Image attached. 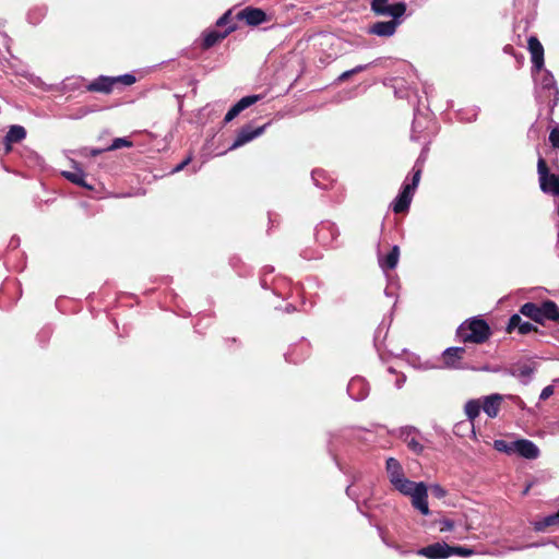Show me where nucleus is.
<instances>
[{
	"label": "nucleus",
	"mask_w": 559,
	"mask_h": 559,
	"mask_svg": "<svg viewBox=\"0 0 559 559\" xmlns=\"http://www.w3.org/2000/svg\"><path fill=\"white\" fill-rule=\"evenodd\" d=\"M491 335L490 325L479 317H473L463 321L455 332L456 338L464 344H484Z\"/></svg>",
	"instance_id": "f257e3e1"
},
{
	"label": "nucleus",
	"mask_w": 559,
	"mask_h": 559,
	"mask_svg": "<svg viewBox=\"0 0 559 559\" xmlns=\"http://www.w3.org/2000/svg\"><path fill=\"white\" fill-rule=\"evenodd\" d=\"M393 487L404 496H409L412 498V506L420 511L421 514L428 515L430 513L427 501V486L425 483H415L404 477Z\"/></svg>",
	"instance_id": "f03ea898"
},
{
	"label": "nucleus",
	"mask_w": 559,
	"mask_h": 559,
	"mask_svg": "<svg viewBox=\"0 0 559 559\" xmlns=\"http://www.w3.org/2000/svg\"><path fill=\"white\" fill-rule=\"evenodd\" d=\"M135 82L136 79L133 74H123L118 76L99 75L86 85V91L91 93L110 94L120 85L130 86Z\"/></svg>",
	"instance_id": "7ed1b4c3"
},
{
	"label": "nucleus",
	"mask_w": 559,
	"mask_h": 559,
	"mask_svg": "<svg viewBox=\"0 0 559 559\" xmlns=\"http://www.w3.org/2000/svg\"><path fill=\"white\" fill-rule=\"evenodd\" d=\"M537 174L540 190L544 193L559 197V175L551 174L546 160L539 157L537 160Z\"/></svg>",
	"instance_id": "20e7f679"
},
{
	"label": "nucleus",
	"mask_w": 559,
	"mask_h": 559,
	"mask_svg": "<svg viewBox=\"0 0 559 559\" xmlns=\"http://www.w3.org/2000/svg\"><path fill=\"white\" fill-rule=\"evenodd\" d=\"M538 97L548 104L551 112L558 105L559 90L556 85L554 75L549 71H545L540 76Z\"/></svg>",
	"instance_id": "39448f33"
},
{
	"label": "nucleus",
	"mask_w": 559,
	"mask_h": 559,
	"mask_svg": "<svg viewBox=\"0 0 559 559\" xmlns=\"http://www.w3.org/2000/svg\"><path fill=\"white\" fill-rule=\"evenodd\" d=\"M467 352L466 347L453 346L448 347L441 354L442 367L445 369H455V370H476V368L471 367L468 364L464 361L465 354Z\"/></svg>",
	"instance_id": "423d86ee"
},
{
	"label": "nucleus",
	"mask_w": 559,
	"mask_h": 559,
	"mask_svg": "<svg viewBox=\"0 0 559 559\" xmlns=\"http://www.w3.org/2000/svg\"><path fill=\"white\" fill-rule=\"evenodd\" d=\"M235 19L245 21L249 26H258L267 21L266 13L260 8L246 7L237 12Z\"/></svg>",
	"instance_id": "0eeeda50"
},
{
	"label": "nucleus",
	"mask_w": 559,
	"mask_h": 559,
	"mask_svg": "<svg viewBox=\"0 0 559 559\" xmlns=\"http://www.w3.org/2000/svg\"><path fill=\"white\" fill-rule=\"evenodd\" d=\"M266 128V124L258 128H253L251 124H246L239 129L236 139L230 146V150H235L252 141L257 136L261 135Z\"/></svg>",
	"instance_id": "6e6552de"
},
{
	"label": "nucleus",
	"mask_w": 559,
	"mask_h": 559,
	"mask_svg": "<svg viewBox=\"0 0 559 559\" xmlns=\"http://www.w3.org/2000/svg\"><path fill=\"white\" fill-rule=\"evenodd\" d=\"M527 49L531 53V60L533 63V69L536 71H540L544 68V47L539 39L536 36H530L527 39Z\"/></svg>",
	"instance_id": "1a4fd4ad"
},
{
	"label": "nucleus",
	"mask_w": 559,
	"mask_h": 559,
	"mask_svg": "<svg viewBox=\"0 0 559 559\" xmlns=\"http://www.w3.org/2000/svg\"><path fill=\"white\" fill-rule=\"evenodd\" d=\"M400 25L401 22H396V20L378 21L369 26L368 34L379 37H391L396 33Z\"/></svg>",
	"instance_id": "9d476101"
},
{
	"label": "nucleus",
	"mask_w": 559,
	"mask_h": 559,
	"mask_svg": "<svg viewBox=\"0 0 559 559\" xmlns=\"http://www.w3.org/2000/svg\"><path fill=\"white\" fill-rule=\"evenodd\" d=\"M238 28L237 24L229 25L225 31L218 32V31H210L204 34L203 40L201 44V48L203 50H207L215 46L216 44L221 43L223 39H225L229 34L235 32Z\"/></svg>",
	"instance_id": "9b49d317"
},
{
	"label": "nucleus",
	"mask_w": 559,
	"mask_h": 559,
	"mask_svg": "<svg viewBox=\"0 0 559 559\" xmlns=\"http://www.w3.org/2000/svg\"><path fill=\"white\" fill-rule=\"evenodd\" d=\"M420 556L428 559H443L450 557V545L447 543H435L418 550Z\"/></svg>",
	"instance_id": "f8f14e48"
},
{
	"label": "nucleus",
	"mask_w": 559,
	"mask_h": 559,
	"mask_svg": "<svg viewBox=\"0 0 559 559\" xmlns=\"http://www.w3.org/2000/svg\"><path fill=\"white\" fill-rule=\"evenodd\" d=\"M261 99L260 95H248L238 100L225 115L224 121L230 122L234 120L242 110L252 106Z\"/></svg>",
	"instance_id": "ddd939ff"
},
{
	"label": "nucleus",
	"mask_w": 559,
	"mask_h": 559,
	"mask_svg": "<svg viewBox=\"0 0 559 559\" xmlns=\"http://www.w3.org/2000/svg\"><path fill=\"white\" fill-rule=\"evenodd\" d=\"M513 448L515 449V453L528 460L537 459L539 455L537 445L527 439L513 441Z\"/></svg>",
	"instance_id": "4468645a"
},
{
	"label": "nucleus",
	"mask_w": 559,
	"mask_h": 559,
	"mask_svg": "<svg viewBox=\"0 0 559 559\" xmlns=\"http://www.w3.org/2000/svg\"><path fill=\"white\" fill-rule=\"evenodd\" d=\"M414 193L415 192L412 191L408 187L403 186L401 192L395 198L392 204L393 212L395 214H402L407 212L413 200Z\"/></svg>",
	"instance_id": "2eb2a0df"
},
{
	"label": "nucleus",
	"mask_w": 559,
	"mask_h": 559,
	"mask_svg": "<svg viewBox=\"0 0 559 559\" xmlns=\"http://www.w3.org/2000/svg\"><path fill=\"white\" fill-rule=\"evenodd\" d=\"M515 329H518L519 333L522 335L528 334L531 332H538L537 326L527 321H523L520 314H512L510 317L509 323L507 325V332L511 333Z\"/></svg>",
	"instance_id": "dca6fc26"
},
{
	"label": "nucleus",
	"mask_w": 559,
	"mask_h": 559,
	"mask_svg": "<svg viewBox=\"0 0 559 559\" xmlns=\"http://www.w3.org/2000/svg\"><path fill=\"white\" fill-rule=\"evenodd\" d=\"M407 10V4L405 2H396L392 4L384 5L381 8L379 12H377L376 16H391V20H396V22H401V17L405 14Z\"/></svg>",
	"instance_id": "f3484780"
},
{
	"label": "nucleus",
	"mask_w": 559,
	"mask_h": 559,
	"mask_svg": "<svg viewBox=\"0 0 559 559\" xmlns=\"http://www.w3.org/2000/svg\"><path fill=\"white\" fill-rule=\"evenodd\" d=\"M503 396L498 393L484 397V401L481 403L483 411L487 414L488 417L496 418L498 416Z\"/></svg>",
	"instance_id": "a211bd4d"
},
{
	"label": "nucleus",
	"mask_w": 559,
	"mask_h": 559,
	"mask_svg": "<svg viewBox=\"0 0 559 559\" xmlns=\"http://www.w3.org/2000/svg\"><path fill=\"white\" fill-rule=\"evenodd\" d=\"M386 473H388V477L390 479V483L394 486L397 481H401L402 478L405 477L404 475V471H403V467L401 465V463L394 459V457H389L386 460Z\"/></svg>",
	"instance_id": "6ab92c4d"
},
{
	"label": "nucleus",
	"mask_w": 559,
	"mask_h": 559,
	"mask_svg": "<svg viewBox=\"0 0 559 559\" xmlns=\"http://www.w3.org/2000/svg\"><path fill=\"white\" fill-rule=\"evenodd\" d=\"M542 313H543V323L545 322V320H549V321H552V322L559 324V307L555 301H552L550 299L543 301L542 302Z\"/></svg>",
	"instance_id": "aec40b11"
},
{
	"label": "nucleus",
	"mask_w": 559,
	"mask_h": 559,
	"mask_svg": "<svg viewBox=\"0 0 559 559\" xmlns=\"http://www.w3.org/2000/svg\"><path fill=\"white\" fill-rule=\"evenodd\" d=\"M520 313L530 318L536 323L543 324L542 305L538 306L534 302H526L521 306Z\"/></svg>",
	"instance_id": "412c9836"
},
{
	"label": "nucleus",
	"mask_w": 559,
	"mask_h": 559,
	"mask_svg": "<svg viewBox=\"0 0 559 559\" xmlns=\"http://www.w3.org/2000/svg\"><path fill=\"white\" fill-rule=\"evenodd\" d=\"M26 129L20 124H13L9 128L3 142L20 143L26 138Z\"/></svg>",
	"instance_id": "4be33fe9"
},
{
	"label": "nucleus",
	"mask_w": 559,
	"mask_h": 559,
	"mask_svg": "<svg viewBox=\"0 0 559 559\" xmlns=\"http://www.w3.org/2000/svg\"><path fill=\"white\" fill-rule=\"evenodd\" d=\"M400 258V248L394 246L391 251L379 260V264L383 270H393L396 267Z\"/></svg>",
	"instance_id": "5701e85b"
},
{
	"label": "nucleus",
	"mask_w": 559,
	"mask_h": 559,
	"mask_svg": "<svg viewBox=\"0 0 559 559\" xmlns=\"http://www.w3.org/2000/svg\"><path fill=\"white\" fill-rule=\"evenodd\" d=\"M483 405L479 400H469L464 407L467 418L473 423L480 413Z\"/></svg>",
	"instance_id": "b1692460"
},
{
	"label": "nucleus",
	"mask_w": 559,
	"mask_h": 559,
	"mask_svg": "<svg viewBox=\"0 0 559 559\" xmlns=\"http://www.w3.org/2000/svg\"><path fill=\"white\" fill-rule=\"evenodd\" d=\"M549 526H559V510L556 513L544 518L543 521L537 522L535 528L537 531H542Z\"/></svg>",
	"instance_id": "393cba45"
},
{
	"label": "nucleus",
	"mask_w": 559,
	"mask_h": 559,
	"mask_svg": "<svg viewBox=\"0 0 559 559\" xmlns=\"http://www.w3.org/2000/svg\"><path fill=\"white\" fill-rule=\"evenodd\" d=\"M63 176L72 183H75L80 187L90 188L85 181V176L82 171H63Z\"/></svg>",
	"instance_id": "a878e982"
},
{
	"label": "nucleus",
	"mask_w": 559,
	"mask_h": 559,
	"mask_svg": "<svg viewBox=\"0 0 559 559\" xmlns=\"http://www.w3.org/2000/svg\"><path fill=\"white\" fill-rule=\"evenodd\" d=\"M404 441L407 444V448L415 454H420L423 452L424 447L416 440L415 437L411 436V431L405 435Z\"/></svg>",
	"instance_id": "bb28decb"
},
{
	"label": "nucleus",
	"mask_w": 559,
	"mask_h": 559,
	"mask_svg": "<svg viewBox=\"0 0 559 559\" xmlns=\"http://www.w3.org/2000/svg\"><path fill=\"white\" fill-rule=\"evenodd\" d=\"M132 146H133V143L130 140H128L127 138H116L112 141V143L106 147V150L116 151L121 147H132Z\"/></svg>",
	"instance_id": "cd10ccee"
},
{
	"label": "nucleus",
	"mask_w": 559,
	"mask_h": 559,
	"mask_svg": "<svg viewBox=\"0 0 559 559\" xmlns=\"http://www.w3.org/2000/svg\"><path fill=\"white\" fill-rule=\"evenodd\" d=\"M368 68L367 64H359L357 67H355L354 69L352 70H347L345 72H343L338 78H337V81L338 82H345L347 81L350 76H353L354 74H357L359 72H362L365 71L366 69Z\"/></svg>",
	"instance_id": "c85d7f7f"
},
{
	"label": "nucleus",
	"mask_w": 559,
	"mask_h": 559,
	"mask_svg": "<svg viewBox=\"0 0 559 559\" xmlns=\"http://www.w3.org/2000/svg\"><path fill=\"white\" fill-rule=\"evenodd\" d=\"M495 449L500 452H504L508 454L515 453V449L513 448V442H507L506 440H496Z\"/></svg>",
	"instance_id": "c756f323"
},
{
	"label": "nucleus",
	"mask_w": 559,
	"mask_h": 559,
	"mask_svg": "<svg viewBox=\"0 0 559 559\" xmlns=\"http://www.w3.org/2000/svg\"><path fill=\"white\" fill-rule=\"evenodd\" d=\"M421 178V168H413L412 181L405 183L404 187H408L412 191H416Z\"/></svg>",
	"instance_id": "7c9ffc66"
},
{
	"label": "nucleus",
	"mask_w": 559,
	"mask_h": 559,
	"mask_svg": "<svg viewBox=\"0 0 559 559\" xmlns=\"http://www.w3.org/2000/svg\"><path fill=\"white\" fill-rule=\"evenodd\" d=\"M235 24L233 22V10H227L217 21H216V26L218 27H223V26H227L229 27V25H233Z\"/></svg>",
	"instance_id": "2f4dec72"
},
{
	"label": "nucleus",
	"mask_w": 559,
	"mask_h": 559,
	"mask_svg": "<svg viewBox=\"0 0 559 559\" xmlns=\"http://www.w3.org/2000/svg\"><path fill=\"white\" fill-rule=\"evenodd\" d=\"M474 554V550L471 548L462 547V546H450V556L457 555L462 557H468Z\"/></svg>",
	"instance_id": "473e14b6"
},
{
	"label": "nucleus",
	"mask_w": 559,
	"mask_h": 559,
	"mask_svg": "<svg viewBox=\"0 0 559 559\" xmlns=\"http://www.w3.org/2000/svg\"><path fill=\"white\" fill-rule=\"evenodd\" d=\"M534 372V368L528 365H523L518 368L515 372H512L513 376L519 378H530Z\"/></svg>",
	"instance_id": "72a5a7b5"
},
{
	"label": "nucleus",
	"mask_w": 559,
	"mask_h": 559,
	"mask_svg": "<svg viewBox=\"0 0 559 559\" xmlns=\"http://www.w3.org/2000/svg\"><path fill=\"white\" fill-rule=\"evenodd\" d=\"M390 0H371L370 2V10L373 14L379 12L381 8L389 4Z\"/></svg>",
	"instance_id": "f704fd0d"
},
{
	"label": "nucleus",
	"mask_w": 559,
	"mask_h": 559,
	"mask_svg": "<svg viewBox=\"0 0 559 559\" xmlns=\"http://www.w3.org/2000/svg\"><path fill=\"white\" fill-rule=\"evenodd\" d=\"M549 142L554 148H559V127H556L550 131Z\"/></svg>",
	"instance_id": "c9c22d12"
},
{
	"label": "nucleus",
	"mask_w": 559,
	"mask_h": 559,
	"mask_svg": "<svg viewBox=\"0 0 559 559\" xmlns=\"http://www.w3.org/2000/svg\"><path fill=\"white\" fill-rule=\"evenodd\" d=\"M430 490H431L432 496H435L438 499H442L447 495V490L438 484L431 485Z\"/></svg>",
	"instance_id": "e433bc0d"
},
{
	"label": "nucleus",
	"mask_w": 559,
	"mask_h": 559,
	"mask_svg": "<svg viewBox=\"0 0 559 559\" xmlns=\"http://www.w3.org/2000/svg\"><path fill=\"white\" fill-rule=\"evenodd\" d=\"M440 524V532H450L454 528V522L449 519L442 520Z\"/></svg>",
	"instance_id": "4c0bfd02"
},
{
	"label": "nucleus",
	"mask_w": 559,
	"mask_h": 559,
	"mask_svg": "<svg viewBox=\"0 0 559 559\" xmlns=\"http://www.w3.org/2000/svg\"><path fill=\"white\" fill-rule=\"evenodd\" d=\"M554 394V386L552 385H547L546 388L543 389L540 395H539V399L542 401H546L547 399H549L551 395Z\"/></svg>",
	"instance_id": "58836bf2"
},
{
	"label": "nucleus",
	"mask_w": 559,
	"mask_h": 559,
	"mask_svg": "<svg viewBox=\"0 0 559 559\" xmlns=\"http://www.w3.org/2000/svg\"><path fill=\"white\" fill-rule=\"evenodd\" d=\"M192 160V156L189 155L188 157H186L180 164H178L175 168H174V173H179L187 165L190 164V162Z\"/></svg>",
	"instance_id": "ea45409f"
},
{
	"label": "nucleus",
	"mask_w": 559,
	"mask_h": 559,
	"mask_svg": "<svg viewBox=\"0 0 559 559\" xmlns=\"http://www.w3.org/2000/svg\"><path fill=\"white\" fill-rule=\"evenodd\" d=\"M108 151H109V150H106V147H105V148H91V150L88 151V155H91V156H97V155H100L102 153H104V152H108Z\"/></svg>",
	"instance_id": "a19ab883"
},
{
	"label": "nucleus",
	"mask_w": 559,
	"mask_h": 559,
	"mask_svg": "<svg viewBox=\"0 0 559 559\" xmlns=\"http://www.w3.org/2000/svg\"><path fill=\"white\" fill-rule=\"evenodd\" d=\"M4 143V154L8 155L12 152V142H3Z\"/></svg>",
	"instance_id": "79ce46f5"
}]
</instances>
